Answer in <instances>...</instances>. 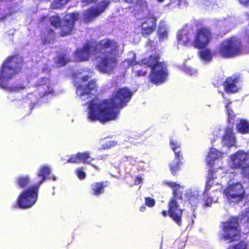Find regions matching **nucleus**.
I'll list each match as a JSON object with an SVG mask.
<instances>
[{
    "mask_svg": "<svg viewBox=\"0 0 249 249\" xmlns=\"http://www.w3.org/2000/svg\"><path fill=\"white\" fill-rule=\"evenodd\" d=\"M53 93H54V91L53 90V89H49L48 90L45 91L43 93L42 96L45 97V96L49 95V94H53Z\"/></svg>",
    "mask_w": 249,
    "mask_h": 249,
    "instance_id": "49530a36",
    "label": "nucleus"
},
{
    "mask_svg": "<svg viewBox=\"0 0 249 249\" xmlns=\"http://www.w3.org/2000/svg\"><path fill=\"white\" fill-rule=\"evenodd\" d=\"M189 32H182L178 36V40L184 45H186L190 42V39L188 36Z\"/></svg>",
    "mask_w": 249,
    "mask_h": 249,
    "instance_id": "a878e982",
    "label": "nucleus"
},
{
    "mask_svg": "<svg viewBox=\"0 0 249 249\" xmlns=\"http://www.w3.org/2000/svg\"><path fill=\"white\" fill-rule=\"evenodd\" d=\"M160 55L153 53L147 57H144L140 61H132L129 65L132 66V71L136 76H145L147 71L140 67L146 66L150 68L148 76L149 82L155 85L164 83L167 80L169 72L168 66L165 61H160Z\"/></svg>",
    "mask_w": 249,
    "mask_h": 249,
    "instance_id": "7ed1b4c3",
    "label": "nucleus"
},
{
    "mask_svg": "<svg viewBox=\"0 0 249 249\" xmlns=\"http://www.w3.org/2000/svg\"><path fill=\"white\" fill-rule=\"evenodd\" d=\"M179 189L177 188L173 189V196L170 198L168 202V212L169 216L178 225L180 226L182 224L183 210L179 208V206L177 200L182 199V193Z\"/></svg>",
    "mask_w": 249,
    "mask_h": 249,
    "instance_id": "6e6552de",
    "label": "nucleus"
},
{
    "mask_svg": "<svg viewBox=\"0 0 249 249\" xmlns=\"http://www.w3.org/2000/svg\"><path fill=\"white\" fill-rule=\"evenodd\" d=\"M247 244L244 241H240L238 243L228 248L227 249H247Z\"/></svg>",
    "mask_w": 249,
    "mask_h": 249,
    "instance_id": "72a5a7b5",
    "label": "nucleus"
},
{
    "mask_svg": "<svg viewBox=\"0 0 249 249\" xmlns=\"http://www.w3.org/2000/svg\"><path fill=\"white\" fill-rule=\"evenodd\" d=\"M219 155V151L215 148L212 147L210 148L207 155V164L213 165L214 160L216 159Z\"/></svg>",
    "mask_w": 249,
    "mask_h": 249,
    "instance_id": "5701e85b",
    "label": "nucleus"
},
{
    "mask_svg": "<svg viewBox=\"0 0 249 249\" xmlns=\"http://www.w3.org/2000/svg\"><path fill=\"white\" fill-rule=\"evenodd\" d=\"M241 217L242 219H246L248 221H249V207L245 209L241 214Z\"/></svg>",
    "mask_w": 249,
    "mask_h": 249,
    "instance_id": "58836bf2",
    "label": "nucleus"
},
{
    "mask_svg": "<svg viewBox=\"0 0 249 249\" xmlns=\"http://www.w3.org/2000/svg\"><path fill=\"white\" fill-rule=\"evenodd\" d=\"M237 131L242 134L249 133V123L246 119H240L236 125Z\"/></svg>",
    "mask_w": 249,
    "mask_h": 249,
    "instance_id": "4be33fe9",
    "label": "nucleus"
},
{
    "mask_svg": "<svg viewBox=\"0 0 249 249\" xmlns=\"http://www.w3.org/2000/svg\"><path fill=\"white\" fill-rule=\"evenodd\" d=\"M70 0H66V2H68Z\"/></svg>",
    "mask_w": 249,
    "mask_h": 249,
    "instance_id": "6e6d98bb",
    "label": "nucleus"
},
{
    "mask_svg": "<svg viewBox=\"0 0 249 249\" xmlns=\"http://www.w3.org/2000/svg\"><path fill=\"white\" fill-rule=\"evenodd\" d=\"M110 3V1L109 0H103L98 3L96 8L88 9L84 15L85 22L89 23L101 15L108 7Z\"/></svg>",
    "mask_w": 249,
    "mask_h": 249,
    "instance_id": "2eb2a0df",
    "label": "nucleus"
},
{
    "mask_svg": "<svg viewBox=\"0 0 249 249\" xmlns=\"http://www.w3.org/2000/svg\"><path fill=\"white\" fill-rule=\"evenodd\" d=\"M146 209V207L144 205H142L140 208V210L141 211V212H143L145 211V210Z\"/></svg>",
    "mask_w": 249,
    "mask_h": 249,
    "instance_id": "603ef678",
    "label": "nucleus"
},
{
    "mask_svg": "<svg viewBox=\"0 0 249 249\" xmlns=\"http://www.w3.org/2000/svg\"><path fill=\"white\" fill-rule=\"evenodd\" d=\"M186 197L187 198V201H188L189 204H190L192 207L196 206L198 202V198L196 195H192L191 193L187 194H186Z\"/></svg>",
    "mask_w": 249,
    "mask_h": 249,
    "instance_id": "c756f323",
    "label": "nucleus"
},
{
    "mask_svg": "<svg viewBox=\"0 0 249 249\" xmlns=\"http://www.w3.org/2000/svg\"><path fill=\"white\" fill-rule=\"evenodd\" d=\"M55 33L50 27H46L40 31V38L43 45L49 44L54 42Z\"/></svg>",
    "mask_w": 249,
    "mask_h": 249,
    "instance_id": "6ab92c4d",
    "label": "nucleus"
},
{
    "mask_svg": "<svg viewBox=\"0 0 249 249\" xmlns=\"http://www.w3.org/2000/svg\"><path fill=\"white\" fill-rule=\"evenodd\" d=\"M137 4H139V5H142L145 7L147 6L146 2L142 0H138L137 1Z\"/></svg>",
    "mask_w": 249,
    "mask_h": 249,
    "instance_id": "de8ad7c7",
    "label": "nucleus"
},
{
    "mask_svg": "<svg viewBox=\"0 0 249 249\" xmlns=\"http://www.w3.org/2000/svg\"><path fill=\"white\" fill-rule=\"evenodd\" d=\"M119 49L118 43L113 39H103L98 42L87 41L82 47L76 49L73 53L76 62H85L93 56L99 59L96 69L103 73L113 72L118 63L115 53Z\"/></svg>",
    "mask_w": 249,
    "mask_h": 249,
    "instance_id": "f257e3e1",
    "label": "nucleus"
},
{
    "mask_svg": "<svg viewBox=\"0 0 249 249\" xmlns=\"http://www.w3.org/2000/svg\"><path fill=\"white\" fill-rule=\"evenodd\" d=\"M158 35L160 39L163 40L167 37L168 31L165 26L160 25L158 28Z\"/></svg>",
    "mask_w": 249,
    "mask_h": 249,
    "instance_id": "7c9ffc66",
    "label": "nucleus"
},
{
    "mask_svg": "<svg viewBox=\"0 0 249 249\" xmlns=\"http://www.w3.org/2000/svg\"><path fill=\"white\" fill-rule=\"evenodd\" d=\"M157 18L153 14H148L144 18L143 21L141 23V33L146 37L151 35L157 28Z\"/></svg>",
    "mask_w": 249,
    "mask_h": 249,
    "instance_id": "4468645a",
    "label": "nucleus"
},
{
    "mask_svg": "<svg viewBox=\"0 0 249 249\" xmlns=\"http://www.w3.org/2000/svg\"><path fill=\"white\" fill-rule=\"evenodd\" d=\"M132 95L129 88L124 87L115 91L108 99L97 101L91 100L89 103L88 119L102 123L115 120L120 109L127 106Z\"/></svg>",
    "mask_w": 249,
    "mask_h": 249,
    "instance_id": "f03ea898",
    "label": "nucleus"
},
{
    "mask_svg": "<svg viewBox=\"0 0 249 249\" xmlns=\"http://www.w3.org/2000/svg\"><path fill=\"white\" fill-rule=\"evenodd\" d=\"M240 3L245 6L249 5V0H238Z\"/></svg>",
    "mask_w": 249,
    "mask_h": 249,
    "instance_id": "09e8293b",
    "label": "nucleus"
},
{
    "mask_svg": "<svg viewBox=\"0 0 249 249\" xmlns=\"http://www.w3.org/2000/svg\"><path fill=\"white\" fill-rule=\"evenodd\" d=\"M213 199L211 197H207L204 199V205L207 207L211 206Z\"/></svg>",
    "mask_w": 249,
    "mask_h": 249,
    "instance_id": "37998d69",
    "label": "nucleus"
},
{
    "mask_svg": "<svg viewBox=\"0 0 249 249\" xmlns=\"http://www.w3.org/2000/svg\"><path fill=\"white\" fill-rule=\"evenodd\" d=\"M161 213L162 215L164 217H166L168 215V214L169 215V212H168V211L163 210L161 211Z\"/></svg>",
    "mask_w": 249,
    "mask_h": 249,
    "instance_id": "3c124183",
    "label": "nucleus"
},
{
    "mask_svg": "<svg viewBox=\"0 0 249 249\" xmlns=\"http://www.w3.org/2000/svg\"><path fill=\"white\" fill-rule=\"evenodd\" d=\"M94 159L90 157V154L88 151L84 152H77L75 154L71 155L67 160L69 163H80L90 164Z\"/></svg>",
    "mask_w": 249,
    "mask_h": 249,
    "instance_id": "a211bd4d",
    "label": "nucleus"
},
{
    "mask_svg": "<svg viewBox=\"0 0 249 249\" xmlns=\"http://www.w3.org/2000/svg\"><path fill=\"white\" fill-rule=\"evenodd\" d=\"M77 176L79 178L83 179L86 178V174L83 171V168L80 169L77 172Z\"/></svg>",
    "mask_w": 249,
    "mask_h": 249,
    "instance_id": "79ce46f5",
    "label": "nucleus"
},
{
    "mask_svg": "<svg viewBox=\"0 0 249 249\" xmlns=\"http://www.w3.org/2000/svg\"><path fill=\"white\" fill-rule=\"evenodd\" d=\"M182 163V161H174L169 164V169L173 175L175 176L177 174V172L180 170Z\"/></svg>",
    "mask_w": 249,
    "mask_h": 249,
    "instance_id": "393cba45",
    "label": "nucleus"
},
{
    "mask_svg": "<svg viewBox=\"0 0 249 249\" xmlns=\"http://www.w3.org/2000/svg\"><path fill=\"white\" fill-rule=\"evenodd\" d=\"M79 18V14L78 12H72L67 13L65 15L62 23L59 27L60 31L59 36L65 37L72 34L74 28L75 21Z\"/></svg>",
    "mask_w": 249,
    "mask_h": 249,
    "instance_id": "f8f14e48",
    "label": "nucleus"
},
{
    "mask_svg": "<svg viewBox=\"0 0 249 249\" xmlns=\"http://www.w3.org/2000/svg\"><path fill=\"white\" fill-rule=\"evenodd\" d=\"M20 9L17 2L7 0H0V18L4 19L17 12Z\"/></svg>",
    "mask_w": 249,
    "mask_h": 249,
    "instance_id": "dca6fc26",
    "label": "nucleus"
},
{
    "mask_svg": "<svg viewBox=\"0 0 249 249\" xmlns=\"http://www.w3.org/2000/svg\"><path fill=\"white\" fill-rule=\"evenodd\" d=\"M49 21L51 25L55 28H59L60 26L61 18L57 14L51 17Z\"/></svg>",
    "mask_w": 249,
    "mask_h": 249,
    "instance_id": "cd10ccee",
    "label": "nucleus"
},
{
    "mask_svg": "<svg viewBox=\"0 0 249 249\" xmlns=\"http://www.w3.org/2000/svg\"><path fill=\"white\" fill-rule=\"evenodd\" d=\"M213 177H211L209 178L206 181V186H205V191H208L209 190L212 186H213Z\"/></svg>",
    "mask_w": 249,
    "mask_h": 249,
    "instance_id": "4c0bfd02",
    "label": "nucleus"
},
{
    "mask_svg": "<svg viewBox=\"0 0 249 249\" xmlns=\"http://www.w3.org/2000/svg\"><path fill=\"white\" fill-rule=\"evenodd\" d=\"M232 168L241 169L243 176L249 179V154L238 151L232 156Z\"/></svg>",
    "mask_w": 249,
    "mask_h": 249,
    "instance_id": "9d476101",
    "label": "nucleus"
},
{
    "mask_svg": "<svg viewBox=\"0 0 249 249\" xmlns=\"http://www.w3.org/2000/svg\"><path fill=\"white\" fill-rule=\"evenodd\" d=\"M90 76L88 75H84L81 78V83L77 86L76 93L79 97L84 96L88 97L95 95L98 91V85L97 80L93 79L89 80Z\"/></svg>",
    "mask_w": 249,
    "mask_h": 249,
    "instance_id": "1a4fd4ad",
    "label": "nucleus"
},
{
    "mask_svg": "<svg viewBox=\"0 0 249 249\" xmlns=\"http://www.w3.org/2000/svg\"><path fill=\"white\" fill-rule=\"evenodd\" d=\"M98 0H83L84 2H85L87 4H89L90 3H95Z\"/></svg>",
    "mask_w": 249,
    "mask_h": 249,
    "instance_id": "8fccbe9b",
    "label": "nucleus"
},
{
    "mask_svg": "<svg viewBox=\"0 0 249 249\" xmlns=\"http://www.w3.org/2000/svg\"><path fill=\"white\" fill-rule=\"evenodd\" d=\"M23 58L18 54L8 57L2 64L0 70V87L8 91H18L25 88L23 85L9 87L7 81L18 73L22 69Z\"/></svg>",
    "mask_w": 249,
    "mask_h": 249,
    "instance_id": "20e7f679",
    "label": "nucleus"
},
{
    "mask_svg": "<svg viewBox=\"0 0 249 249\" xmlns=\"http://www.w3.org/2000/svg\"><path fill=\"white\" fill-rule=\"evenodd\" d=\"M29 183L30 178L27 175L20 176L16 180V183L20 188H26Z\"/></svg>",
    "mask_w": 249,
    "mask_h": 249,
    "instance_id": "b1692460",
    "label": "nucleus"
},
{
    "mask_svg": "<svg viewBox=\"0 0 249 249\" xmlns=\"http://www.w3.org/2000/svg\"><path fill=\"white\" fill-rule=\"evenodd\" d=\"M231 101H229L228 102L226 106H225V107L227 109V114L228 115V122L229 123H231L232 124H233V122L232 121V120L234 119V115H231V114L230 113V105L231 104Z\"/></svg>",
    "mask_w": 249,
    "mask_h": 249,
    "instance_id": "f704fd0d",
    "label": "nucleus"
},
{
    "mask_svg": "<svg viewBox=\"0 0 249 249\" xmlns=\"http://www.w3.org/2000/svg\"><path fill=\"white\" fill-rule=\"evenodd\" d=\"M50 79L47 77H42L38 80V85H45L47 83H49Z\"/></svg>",
    "mask_w": 249,
    "mask_h": 249,
    "instance_id": "a19ab883",
    "label": "nucleus"
},
{
    "mask_svg": "<svg viewBox=\"0 0 249 249\" xmlns=\"http://www.w3.org/2000/svg\"><path fill=\"white\" fill-rule=\"evenodd\" d=\"M175 154V160L176 161H182L183 159V153L181 149L173 151Z\"/></svg>",
    "mask_w": 249,
    "mask_h": 249,
    "instance_id": "c9c22d12",
    "label": "nucleus"
},
{
    "mask_svg": "<svg viewBox=\"0 0 249 249\" xmlns=\"http://www.w3.org/2000/svg\"><path fill=\"white\" fill-rule=\"evenodd\" d=\"M212 40L210 30L207 27H202L197 30L193 41V46L198 49L205 48Z\"/></svg>",
    "mask_w": 249,
    "mask_h": 249,
    "instance_id": "ddd939ff",
    "label": "nucleus"
},
{
    "mask_svg": "<svg viewBox=\"0 0 249 249\" xmlns=\"http://www.w3.org/2000/svg\"><path fill=\"white\" fill-rule=\"evenodd\" d=\"M221 229L225 233L223 238L229 240V242L239 240L241 237V230L237 217H230L225 222H223Z\"/></svg>",
    "mask_w": 249,
    "mask_h": 249,
    "instance_id": "0eeeda50",
    "label": "nucleus"
},
{
    "mask_svg": "<svg viewBox=\"0 0 249 249\" xmlns=\"http://www.w3.org/2000/svg\"><path fill=\"white\" fill-rule=\"evenodd\" d=\"M223 194L230 202H238L245 196V190L239 182L229 185L224 189Z\"/></svg>",
    "mask_w": 249,
    "mask_h": 249,
    "instance_id": "9b49d317",
    "label": "nucleus"
},
{
    "mask_svg": "<svg viewBox=\"0 0 249 249\" xmlns=\"http://www.w3.org/2000/svg\"><path fill=\"white\" fill-rule=\"evenodd\" d=\"M50 172V168L47 165H42L39 168L37 176L40 179L36 183L24 190L18 198L17 204L19 208L28 209L36 203L38 198L39 188L41 184L47 179Z\"/></svg>",
    "mask_w": 249,
    "mask_h": 249,
    "instance_id": "39448f33",
    "label": "nucleus"
},
{
    "mask_svg": "<svg viewBox=\"0 0 249 249\" xmlns=\"http://www.w3.org/2000/svg\"><path fill=\"white\" fill-rule=\"evenodd\" d=\"M159 2H162L164 0H157Z\"/></svg>",
    "mask_w": 249,
    "mask_h": 249,
    "instance_id": "5fc2aeb1",
    "label": "nucleus"
},
{
    "mask_svg": "<svg viewBox=\"0 0 249 249\" xmlns=\"http://www.w3.org/2000/svg\"><path fill=\"white\" fill-rule=\"evenodd\" d=\"M145 204L149 207H153L155 205V200L151 197H145Z\"/></svg>",
    "mask_w": 249,
    "mask_h": 249,
    "instance_id": "e433bc0d",
    "label": "nucleus"
},
{
    "mask_svg": "<svg viewBox=\"0 0 249 249\" xmlns=\"http://www.w3.org/2000/svg\"><path fill=\"white\" fill-rule=\"evenodd\" d=\"M239 78L235 76H230L226 78L223 83L225 91L228 93H235L239 91L240 88L238 86Z\"/></svg>",
    "mask_w": 249,
    "mask_h": 249,
    "instance_id": "f3484780",
    "label": "nucleus"
},
{
    "mask_svg": "<svg viewBox=\"0 0 249 249\" xmlns=\"http://www.w3.org/2000/svg\"><path fill=\"white\" fill-rule=\"evenodd\" d=\"M70 58L68 57L66 53H62L58 56L57 62L60 65L63 66L70 62Z\"/></svg>",
    "mask_w": 249,
    "mask_h": 249,
    "instance_id": "c85d7f7f",
    "label": "nucleus"
},
{
    "mask_svg": "<svg viewBox=\"0 0 249 249\" xmlns=\"http://www.w3.org/2000/svg\"><path fill=\"white\" fill-rule=\"evenodd\" d=\"M245 34L246 36L247 43L248 47L249 48V28H246L245 29Z\"/></svg>",
    "mask_w": 249,
    "mask_h": 249,
    "instance_id": "a18cd8bd",
    "label": "nucleus"
},
{
    "mask_svg": "<svg viewBox=\"0 0 249 249\" xmlns=\"http://www.w3.org/2000/svg\"><path fill=\"white\" fill-rule=\"evenodd\" d=\"M243 46L240 39L232 36L222 42L218 48V54L224 58H231L242 53Z\"/></svg>",
    "mask_w": 249,
    "mask_h": 249,
    "instance_id": "423d86ee",
    "label": "nucleus"
},
{
    "mask_svg": "<svg viewBox=\"0 0 249 249\" xmlns=\"http://www.w3.org/2000/svg\"><path fill=\"white\" fill-rule=\"evenodd\" d=\"M67 2L66 0H54L51 4V8L53 9H60Z\"/></svg>",
    "mask_w": 249,
    "mask_h": 249,
    "instance_id": "2f4dec72",
    "label": "nucleus"
},
{
    "mask_svg": "<svg viewBox=\"0 0 249 249\" xmlns=\"http://www.w3.org/2000/svg\"><path fill=\"white\" fill-rule=\"evenodd\" d=\"M200 58L203 60L210 61L212 58V54L211 50L209 49H205L201 51L199 53Z\"/></svg>",
    "mask_w": 249,
    "mask_h": 249,
    "instance_id": "bb28decb",
    "label": "nucleus"
},
{
    "mask_svg": "<svg viewBox=\"0 0 249 249\" xmlns=\"http://www.w3.org/2000/svg\"><path fill=\"white\" fill-rule=\"evenodd\" d=\"M107 182H95L90 185V191L94 196H99L105 192V188L107 187Z\"/></svg>",
    "mask_w": 249,
    "mask_h": 249,
    "instance_id": "412c9836",
    "label": "nucleus"
},
{
    "mask_svg": "<svg viewBox=\"0 0 249 249\" xmlns=\"http://www.w3.org/2000/svg\"><path fill=\"white\" fill-rule=\"evenodd\" d=\"M142 180L143 178L140 175L137 176L135 178L134 184L135 185H138L141 183H142Z\"/></svg>",
    "mask_w": 249,
    "mask_h": 249,
    "instance_id": "c03bdc74",
    "label": "nucleus"
},
{
    "mask_svg": "<svg viewBox=\"0 0 249 249\" xmlns=\"http://www.w3.org/2000/svg\"><path fill=\"white\" fill-rule=\"evenodd\" d=\"M124 1L127 3H132L133 0H124Z\"/></svg>",
    "mask_w": 249,
    "mask_h": 249,
    "instance_id": "864d4df0",
    "label": "nucleus"
},
{
    "mask_svg": "<svg viewBox=\"0 0 249 249\" xmlns=\"http://www.w3.org/2000/svg\"><path fill=\"white\" fill-rule=\"evenodd\" d=\"M164 184L169 187L175 189V188H180V185L177 184L176 182H171V181H166L164 182Z\"/></svg>",
    "mask_w": 249,
    "mask_h": 249,
    "instance_id": "ea45409f",
    "label": "nucleus"
},
{
    "mask_svg": "<svg viewBox=\"0 0 249 249\" xmlns=\"http://www.w3.org/2000/svg\"><path fill=\"white\" fill-rule=\"evenodd\" d=\"M169 144L173 151H175L176 150L181 149V144L178 141H177V140H176L173 138H170Z\"/></svg>",
    "mask_w": 249,
    "mask_h": 249,
    "instance_id": "473e14b6",
    "label": "nucleus"
},
{
    "mask_svg": "<svg viewBox=\"0 0 249 249\" xmlns=\"http://www.w3.org/2000/svg\"><path fill=\"white\" fill-rule=\"evenodd\" d=\"M223 141L228 146H231L235 143V137L233 131V126L228 127L225 129V133L222 137Z\"/></svg>",
    "mask_w": 249,
    "mask_h": 249,
    "instance_id": "aec40b11",
    "label": "nucleus"
}]
</instances>
